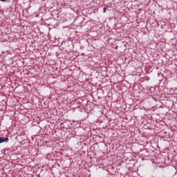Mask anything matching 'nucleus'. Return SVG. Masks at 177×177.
<instances>
[{"instance_id": "3", "label": "nucleus", "mask_w": 177, "mask_h": 177, "mask_svg": "<svg viewBox=\"0 0 177 177\" xmlns=\"http://www.w3.org/2000/svg\"><path fill=\"white\" fill-rule=\"evenodd\" d=\"M6 1H8V0H0V1H1V2H6Z\"/></svg>"}, {"instance_id": "2", "label": "nucleus", "mask_w": 177, "mask_h": 177, "mask_svg": "<svg viewBox=\"0 0 177 177\" xmlns=\"http://www.w3.org/2000/svg\"><path fill=\"white\" fill-rule=\"evenodd\" d=\"M106 10H107V8L106 7H104L103 8V13H106Z\"/></svg>"}, {"instance_id": "1", "label": "nucleus", "mask_w": 177, "mask_h": 177, "mask_svg": "<svg viewBox=\"0 0 177 177\" xmlns=\"http://www.w3.org/2000/svg\"><path fill=\"white\" fill-rule=\"evenodd\" d=\"M9 142V138H3V137H0V144L1 143H6Z\"/></svg>"}]
</instances>
